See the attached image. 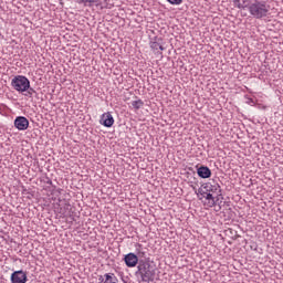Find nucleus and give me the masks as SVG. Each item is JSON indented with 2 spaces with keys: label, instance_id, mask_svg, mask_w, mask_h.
Masks as SVG:
<instances>
[{
  "label": "nucleus",
  "instance_id": "1",
  "mask_svg": "<svg viewBox=\"0 0 283 283\" xmlns=\"http://www.w3.org/2000/svg\"><path fill=\"white\" fill-rule=\"evenodd\" d=\"M237 8L240 10H249L251 17L254 19H266V17H269V12L271 11V6L259 0H250L248 6H239Z\"/></svg>",
  "mask_w": 283,
  "mask_h": 283
},
{
  "label": "nucleus",
  "instance_id": "2",
  "mask_svg": "<svg viewBox=\"0 0 283 283\" xmlns=\"http://www.w3.org/2000/svg\"><path fill=\"white\" fill-rule=\"evenodd\" d=\"M137 274L140 275L142 282H154L156 280V269L149 261H139L137 266Z\"/></svg>",
  "mask_w": 283,
  "mask_h": 283
},
{
  "label": "nucleus",
  "instance_id": "3",
  "mask_svg": "<svg viewBox=\"0 0 283 283\" xmlns=\"http://www.w3.org/2000/svg\"><path fill=\"white\" fill-rule=\"evenodd\" d=\"M11 86L15 92H28L30 90V80L23 75L14 76L11 81Z\"/></svg>",
  "mask_w": 283,
  "mask_h": 283
},
{
  "label": "nucleus",
  "instance_id": "4",
  "mask_svg": "<svg viewBox=\"0 0 283 283\" xmlns=\"http://www.w3.org/2000/svg\"><path fill=\"white\" fill-rule=\"evenodd\" d=\"M14 127L19 129V132H25V129L30 127V120H28L24 116H18L14 119Z\"/></svg>",
  "mask_w": 283,
  "mask_h": 283
},
{
  "label": "nucleus",
  "instance_id": "5",
  "mask_svg": "<svg viewBox=\"0 0 283 283\" xmlns=\"http://www.w3.org/2000/svg\"><path fill=\"white\" fill-rule=\"evenodd\" d=\"M28 282V274L23 270L15 271L11 274V283H25Z\"/></svg>",
  "mask_w": 283,
  "mask_h": 283
},
{
  "label": "nucleus",
  "instance_id": "6",
  "mask_svg": "<svg viewBox=\"0 0 283 283\" xmlns=\"http://www.w3.org/2000/svg\"><path fill=\"white\" fill-rule=\"evenodd\" d=\"M203 189H206V191L209 192V193H216L217 198L222 196V189L220 188L219 184L208 182V184L205 185Z\"/></svg>",
  "mask_w": 283,
  "mask_h": 283
},
{
  "label": "nucleus",
  "instance_id": "7",
  "mask_svg": "<svg viewBox=\"0 0 283 283\" xmlns=\"http://www.w3.org/2000/svg\"><path fill=\"white\" fill-rule=\"evenodd\" d=\"M124 262H125L126 266H128V269H134V266H136L138 264V255L130 252L125 255Z\"/></svg>",
  "mask_w": 283,
  "mask_h": 283
},
{
  "label": "nucleus",
  "instance_id": "8",
  "mask_svg": "<svg viewBox=\"0 0 283 283\" xmlns=\"http://www.w3.org/2000/svg\"><path fill=\"white\" fill-rule=\"evenodd\" d=\"M99 123L104 127H112L114 125V116H112V113L109 112L104 113L101 116Z\"/></svg>",
  "mask_w": 283,
  "mask_h": 283
},
{
  "label": "nucleus",
  "instance_id": "9",
  "mask_svg": "<svg viewBox=\"0 0 283 283\" xmlns=\"http://www.w3.org/2000/svg\"><path fill=\"white\" fill-rule=\"evenodd\" d=\"M99 283H118V277L114 273H106L98 276Z\"/></svg>",
  "mask_w": 283,
  "mask_h": 283
},
{
  "label": "nucleus",
  "instance_id": "10",
  "mask_svg": "<svg viewBox=\"0 0 283 283\" xmlns=\"http://www.w3.org/2000/svg\"><path fill=\"white\" fill-rule=\"evenodd\" d=\"M199 193H201V196L208 200V207H216V197H213L212 192L199 190Z\"/></svg>",
  "mask_w": 283,
  "mask_h": 283
},
{
  "label": "nucleus",
  "instance_id": "11",
  "mask_svg": "<svg viewBox=\"0 0 283 283\" xmlns=\"http://www.w3.org/2000/svg\"><path fill=\"white\" fill-rule=\"evenodd\" d=\"M199 178H211V169L207 166H201L197 169Z\"/></svg>",
  "mask_w": 283,
  "mask_h": 283
},
{
  "label": "nucleus",
  "instance_id": "12",
  "mask_svg": "<svg viewBox=\"0 0 283 283\" xmlns=\"http://www.w3.org/2000/svg\"><path fill=\"white\" fill-rule=\"evenodd\" d=\"M145 105V102H143V99H137V101H133L132 102V106L138 111V109H142Z\"/></svg>",
  "mask_w": 283,
  "mask_h": 283
},
{
  "label": "nucleus",
  "instance_id": "13",
  "mask_svg": "<svg viewBox=\"0 0 283 283\" xmlns=\"http://www.w3.org/2000/svg\"><path fill=\"white\" fill-rule=\"evenodd\" d=\"M136 251H137L138 258H145L147 255V252L143 251V244L137 243Z\"/></svg>",
  "mask_w": 283,
  "mask_h": 283
},
{
  "label": "nucleus",
  "instance_id": "14",
  "mask_svg": "<svg viewBox=\"0 0 283 283\" xmlns=\"http://www.w3.org/2000/svg\"><path fill=\"white\" fill-rule=\"evenodd\" d=\"M150 48L151 50H154L155 52L158 51V50H165V48L163 46V44H160V42H151L150 43Z\"/></svg>",
  "mask_w": 283,
  "mask_h": 283
},
{
  "label": "nucleus",
  "instance_id": "15",
  "mask_svg": "<svg viewBox=\"0 0 283 283\" xmlns=\"http://www.w3.org/2000/svg\"><path fill=\"white\" fill-rule=\"evenodd\" d=\"M24 92H27L24 94V96H28L29 98H32V96L35 94L36 91H34V88L29 86V88L27 91H24Z\"/></svg>",
  "mask_w": 283,
  "mask_h": 283
},
{
  "label": "nucleus",
  "instance_id": "16",
  "mask_svg": "<svg viewBox=\"0 0 283 283\" xmlns=\"http://www.w3.org/2000/svg\"><path fill=\"white\" fill-rule=\"evenodd\" d=\"M67 209H70V205L65 203V205H64V208H60V213H61L62 216H65Z\"/></svg>",
  "mask_w": 283,
  "mask_h": 283
},
{
  "label": "nucleus",
  "instance_id": "17",
  "mask_svg": "<svg viewBox=\"0 0 283 283\" xmlns=\"http://www.w3.org/2000/svg\"><path fill=\"white\" fill-rule=\"evenodd\" d=\"M167 1L171 6H180V3H182L184 0H167Z\"/></svg>",
  "mask_w": 283,
  "mask_h": 283
},
{
  "label": "nucleus",
  "instance_id": "18",
  "mask_svg": "<svg viewBox=\"0 0 283 283\" xmlns=\"http://www.w3.org/2000/svg\"><path fill=\"white\" fill-rule=\"evenodd\" d=\"M98 0H80V3H96Z\"/></svg>",
  "mask_w": 283,
  "mask_h": 283
},
{
  "label": "nucleus",
  "instance_id": "19",
  "mask_svg": "<svg viewBox=\"0 0 283 283\" xmlns=\"http://www.w3.org/2000/svg\"><path fill=\"white\" fill-rule=\"evenodd\" d=\"M46 185H52V180L49 179V180L46 181Z\"/></svg>",
  "mask_w": 283,
  "mask_h": 283
},
{
  "label": "nucleus",
  "instance_id": "20",
  "mask_svg": "<svg viewBox=\"0 0 283 283\" xmlns=\"http://www.w3.org/2000/svg\"><path fill=\"white\" fill-rule=\"evenodd\" d=\"M220 209V207L219 208H217V211Z\"/></svg>",
  "mask_w": 283,
  "mask_h": 283
},
{
  "label": "nucleus",
  "instance_id": "21",
  "mask_svg": "<svg viewBox=\"0 0 283 283\" xmlns=\"http://www.w3.org/2000/svg\"><path fill=\"white\" fill-rule=\"evenodd\" d=\"M220 209V207L219 208H217V211Z\"/></svg>",
  "mask_w": 283,
  "mask_h": 283
}]
</instances>
